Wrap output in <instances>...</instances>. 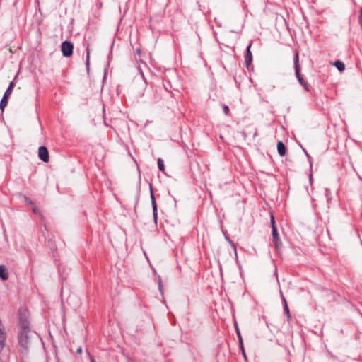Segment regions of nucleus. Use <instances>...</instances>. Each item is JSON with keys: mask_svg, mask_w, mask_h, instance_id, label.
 Wrapping results in <instances>:
<instances>
[{"mask_svg": "<svg viewBox=\"0 0 362 362\" xmlns=\"http://www.w3.org/2000/svg\"><path fill=\"white\" fill-rule=\"evenodd\" d=\"M8 97H6L5 95L3 96V98L1 100L0 103V109L3 111L6 106L8 104Z\"/></svg>", "mask_w": 362, "mask_h": 362, "instance_id": "12", "label": "nucleus"}, {"mask_svg": "<svg viewBox=\"0 0 362 362\" xmlns=\"http://www.w3.org/2000/svg\"><path fill=\"white\" fill-rule=\"evenodd\" d=\"M251 47H252V43H250L247 46V52H246V55H245V65H246L247 68L249 67V66L250 65V64L252 62V52L250 51Z\"/></svg>", "mask_w": 362, "mask_h": 362, "instance_id": "5", "label": "nucleus"}, {"mask_svg": "<svg viewBox=\"0 0 362 362\" xmlns=\"http://www.w3.org/2000/svg\"><path fill=\"white\" fill-rule=\"evenodd\" d=\"M237 334H238V337L240 336V332H239V330L238 329H237Z\"/></svg>", "mask_w": 362, "mask_h": 362, "instance_id": "20", "label": "nucleus"}, {"mask_svg": "<svg viewBox=\"0 0 362 362\" xmlns=\"http://www.w3.org/2000/svg\"><path fill=\"white\" fill-rule=\"evenodd\" d=\"M277 151L280 156H284L286 155V146L282 141H278L277 143Z\"/></svg>", "mask_w": 362, "mask_h": 362, "instance_id": "8", "label": "nucleus"}, {"mask_svg": "<svg viewBox=\"0 0 362 362\" xmlns=\"http://www.w3.org/2000/svg\"><path fill=\"white\" fill-rule=\"evenodd\" d=\"M158 166L160 171L164 172L165 165H164L163 161L161 158L158 159Z\"/></svg>", "mask_w": 362, "mask_h": 362, "instance_id": "14", "label": "nucleus"}, {"mask_svg": "<svg viewBox=\"0 0 362 362\" xmlns=\"http://www.w3.org/2000/svg\"><path fill=\"white\" fill-rule=\"evenodd\" d=\"M332 64L336 66L340 71H343L345 69V65L341 61H336L335 62H333Z\"/></svg>", "mask_w": 362, "mask_h": 362, "instance_id": "10", "label": "nucleus"}, {"mask_svg": "<svg viewBox=\"0 0 362 362\" xmlns=\"http://www.w3.org/2000/svg\"><path fill=\"white\" fill-rule=\"evenodd\" d=\"M242 351H243V354L244 357L246 358V355H245V351H244V349L243 346H242Z\"/></svg>", "mask_w": 362, "mask_h": 362, "instance_id": "19", "label": "nucleus"}, {"mask_svg": "<svg viewBox=\"0 0 362 362\" xmlns=\"http://www.w3.org/2000/svg\"><path fill=\"white\" fill-rule=\"evenodd\" d=\"M272 237H273V241L275 243L276 247L279 248L281 245V243L279 238V234L277 233L276 227H274V229H272Z\"/></svg>", "mask_w": 362, "mask_h": 362, "instance_id": "6", "label": "nucleus"}, {"mask_svg": "<svg viewBox=\"0 0 362 362\" xmlns=\"http://www.w3.org/2000/svg\"><path fill=\"white\" fill-rule=\"evenodd\" d=\"M151 198L153 212V218H154L155 222L156 223L157 217H158L157 205H156V199L153 196V192H151Z\"/></svg>", "mask_w": 362, "mask_h": 362, "instance_id": "7", "label": "nucleus"}, {"mask_svg": "<svg viewBox=\"0 0 362 362\" xmlns=\"http://www.w3.org/2000/svg\"><path fill=\"white\" fill-rule=\"evenodd\" d=\"M271 225L272 229H274V227H276L274 217L273 215L271 216Z\"/></svg>", "mask_w": 362, "mask_h": 362, "instance_id": "16", "label": "nucleus"}, {"mask_svg": "<svg viewBox=\"0 0 362 362\" xmlns=\"http://www.w3.org/2000/svg\"><path fill=\"white\" fill-rule=\"evenodd\" d=\"M29 313L25 308L19 310V322H18V345L21 347L20 353L21 355H26L30 350H32L35 344L39 341L37 334L31 330L29 327L28 320Z\"/></svg>", "mask_w": 362, "mask_h": 362, "instance_id": "1", "label": "nucleus"}, {"mask_svg": "<svg viewBox=\"0 0 362 362\" xmlns=\"http://www.w3.org/2000/svg\"><path fill=\"white\" fill-rule=\"evenodd\" d=\"M33 211H34L35 213H37V209H36L35 208H33Z\"/></svg>", "mask_w": 362, "mask_h": 362, "instance_id": "22", "label": "nucleus"}, {"mask_svg": "<svg viewBox=\"0 0 362 362\" xmlns=\"http://www.w3.org/2000/svg\"><path fill=\"white\" fill-rule=\"evenodd\" d=\"M238 338H239L240 344V345H241V346H243V340H242V337H241V336H239V337H238Z\"/></svg>", "mask_w": 362, "mask_h": 362, "instance_id": "18", "label": "nucleus"}, {"mask_svg": "<svg viewBox=\"0 0 362 362\" xmlns=\"http://www.w3.org/2000/svg\"><path fill=\"white\" fill-rule=\"evenodd\" d=\"M38 156L43 162L48 163L49 161V155L47 148L45 146L39 147Z\"/></svg>", "mask_w": 362, "mask_h": 362, "instance_id": "4", "label": "nucleus"}, {"mask_svg": "<svg viewBox=\"0 0 362 362\" xmlns=\"http://www.w3.org/2000/svg\"><path fill=\"white\" fill-rule=\"evenodd\" d=\"M284 311L287 317V320H289L291 319V314L289 312V309L287 305L286 301L284 300Z\"/></svg>", "mask_w": 362, "mask_h": 362, "instance_id": "13", "label": "nucleus"}, {"mask_svg": "<svg viewBox=\"0 0 362 362\" xmlns=\"http://www.w3.org/2000/svg\"><path fill=\"white\" fill-rule=\"evenodd\" d=\"M74 45L69 41H64L62 44V52L65 57H71L73 54Z\"/></svg>", "mask_w": 362, "mask_h": 362, "instance_id": "3", "label": "nucleus"}, {"mask_svg": "<svg viewBox=\"0 0 362 362\" xmlns=\"http://www.w3.org/2000/svg\"><path fill=\"white\" fill-rule=\"evenodd\" d=\"M294 64H295V73H296V77H297L299 83L305 88V89L306 90H308V85L300 74L298 53L296 54L295 59H294Z\"/></svg>", "mask_w": 362, "mask_h": 362, "instance_id": "2", "label": "nucleus"}, {"mask_svg": "<svg viewBox=\"0 0 362 362\" xmlns=\"http://www.w3.org/2000/svg\"><path fill=\"white\" fill-rule=\"evenodd\" d=\"M15 86V83L14 82H11L8 86V88H7V90H6V92L4 93V95L6 97H9L12 93V90H13V87Z\"/></svg>", "mask_w": 362, "mask_h": 362, "instance_id": "11", "label": "nucleus"}, {"mask_svg": "<svg viewBox=\"0 0 362 362\" xmlns=\"http://www.w3.org/2000/svg\"><path fill=\"white\" fill-rule=\"evenodd\" d=\"M91 362H95L93 358H91Z\"/></svg>", "mask_w": 362, "mask_h": 362, "instance_id": "23", "label": "nucleus"}, {"mask_svg": "<svg viewBox=\"0 0 362 362\" xmlns=\"http://www.w3.org/2000/svg\"><path fill=\"white\" fill-rule=\"evenodd\" d=\"M223 112H224V113H225L226 115H228V114H229V111H230V110H229V107H228V106H227V105H224L223 106Z\"/></svg>", "mask_w": 362, "mask_h": 362, "instance_id": "15", "label": "nucleus"}, {"mask_svg": "<svg viewBox=\"0 0 362 362\" xmlns=\"http://www.w3.org/2000/svg\"><path fill=\"white\" fill-rule=\"evenodd\" d=\"M77 354H81L82 353V349L81 347L78 348L76 350Z\"/></svg>", "mask_w": 362, "mask_h": 362, "instance_id": "17", "label": "nucleus"}, {"mask_svg": "<svg viewBox=\"0 0 362 362\" xmlns=\"http://www.w3.org/2000/svg\"><path fill=\"white\" fill-rule=\"evenodd\" d=\"M88 60H89V54H88V55H87V63H88Z\"/></svg>", "mask_w": 362, "mask_h": 362, "instance_id": "21", "label": "nucleus"}, {"mask_svg": "<svg viewBox=\"0 0 362 362\" xmlns=\"http://www.w3.org/2000/svg\"><path fill=\"white\" fill-rule=\"evenodd\" d=\"M0 278L4 281L7 280L8 278L7 269L4 265H0Z\"/></svg>", "mask_w": 362, "mask_h": 362, "instance_id": "9", "label": "nucleus"}]
</instances>
